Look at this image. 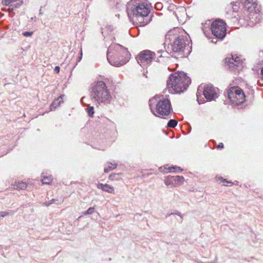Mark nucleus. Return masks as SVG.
I'll return each instance as SVG.
<instances>
[{"mask_svg": "<svg viewBox=\"0 0 263 263\" xmlns=\"http://www.w3.org/2000/svg\"><path fill=\"white\" fill-rule=\"evenodd\" d=\"M126 11L129 19L133 22L144 26L152 20L151 10L145 0H131L127 4Z\"/></svg>", "mask_w": 263, "mask_h": 263, "instance_id": "f257e3e1", "label": "nucleus"}, {"mask_svg": "<svg viewBox=\"0 0 263 263\" xmlns=\"http://www.w3.org/2000/svg\"><path fill=\"white\" fill-rule=\"evenodd\" d=\"M243 8L249 13L250 19L253 18V15H258L257 13L260 11V7L258 6L257 0H241ZM255 16V18H257Z\"/></svg>", "mask_w": 263, "mask_h": 263, "instance_id": "9b49d317", "label": "nucleus"}, {"mask_svg": "<svg viewBox=\"0 0 263 263\" xmlns=\"http://www.w3.org/2000/svg\"><path fill=\"white\" fill-rule=\"evenodd\" d=\"M95 211V208L93 207L89 208L87 211L84 212L83 214L84 215L92 214Z\"/></svg>", "mask_w": 263, "mask_h": 263, "instance_id": "5701e85b", "label": "nucleus"}, {"mask_svg": "<svg viewBox=\"0 0 263 263\" xmlns=\"http://www.w3.org/2000/svg\"><path fill=\"white\" fill-rule=\"evenodd\" d=\"M174 31L168 32L166 36V41L169 40L171 48L174 52L181 53L183 52L186 46L189 45V41L186 36L175 35Z\"/></svg>", "mask_w": 263, "mask_h": 263, "instance_id": "39448f33", "label": "nucleus"}, {"mask_svg": "<svg viewBox=\"0 0 263 263\" xmlns=\"http://www.w3.org/2000/svg\"><path fill=\"white\" fill-rule=\"evenodd\" d=\"M62 100V96H60L57 99L55 100L50 106V110L55 109L60 105Z\"/></svg>", "mask_w": 263, "mask_h": 263, "instance_id": "2eb2a0df", "label": "nucleus"}, {"mask_svg": "<svg viewBox=\"0 0 263 263\" xmlns=\"http://www.w3.org/2000/svg\"><path fill=\"white\" fill-rule=\"evenodd\" d=\"M223 147V144L222 143H220L217 145V148H222Z\"/></svg>", "mask_w": 263, "mask_h": 263, "instance_id": "2f4dec72", "label": "nucleus"}, {"mask_svg": "<svg viewBox=\"0 0 263 263\" xmlns=\"http://www.w3.org/2000/svg\"><path fill=\"white\" fill-rule=\"evenodd\" d=\"M156 112L161 116H168L172 110L170 101L166 98L160 99L156 105Z\"/></svg>", "mask_w": 263, "mask_h": 263, "instance_id": "9d476101", "label": "nucleus"}, {"mask_svg": "<svg viewBox=\"0 0 263 263\" xmlns=\"http://www.w3.org/2000/svg\"><path fill=\"white\" fill-rule=\"evenodd\" d=\"M202 92L204 98L209 101L215 100L218 97L216 91V88H214L212 85L208 84L203 87L200 85L198 87L196 93L197 100L199 104L204 103V99L201 97Z\"/></svg>", "mask_w": 263, "mask_h": 263, "instance_id": "423d86ee", "label": "nucleus"}, {"mask_svg": "<svg viewBox=\"0 0 263 263\" xmlns=\"http://www.w3.org/2000/svg\"><path fill=\"white\" fill-rule=\"evenodd\" d=\"M60 68L59 66H55V68H54V71L56 73H59L60 72Z\"/></svg>", "mask_w": 263, "mask_h": 263, "instance_id": "7c9ffc66", "label": "nucleus"}, {"mask_svg": "<svg viewBox=\"0 0 263 263\" xmlns=\"http://www.w3.org/2000/svg\"><path fill=\"white\" fill-rule=\"evenodd\" d=\"M55 200H57L55 199H52L50 200L49 201H48V202H46L45 204L47 206H49V205L53 204Z\"/></svg>", "mask_w": 263, "mask_h": 263, "instance_id": "cd10ccee", "label": "nucleus"}, {"mask_svg": "<svg viewBox=\"0 0 263 263\" xmlns=\"http://www.w3.org/2000/svg\"><path fill=\"white\" fill-rule=\"evenodd\" d=\"M51 181L52 178L51 176H46L44 175V173L43 174V178L42 179L43 184H49Z\"/></svg>", "mask_w": 263, "mask_h": 263, "instance_id": "f3484780", "label": "nucleus"}, {"mask_svg": "<svg viewBox=\"0 0 263 263\" xmlns=\"http://www.w3.org/2000/svg\"><path fill=\"white\" fill-rule=\"evenodd\" d=\"M97 187L101 189L103 191L105 192L113 194L114 193V188L113 186L108 184H103L101 183H98L97 184Z\"/></svg>", "mask_w": 263, "mask_h": 263, "instance_id": "ddd939ff", "label": "nucleus"}, {"mask_svg": "<svg viewBox=\"0 0 263 263\" xmlns=\"http://www.w3.org/2000/svg\"><path fill=\"white\" fill-rule=\"evenodd\" d=\"M175 214H176V215H178V216H180L181 218H182L181 214H180V212H175Z\"/></svg>", "mask_w": 263, "mask_h": 263, "instance_id": "473e14b6", "label": "nucleus"}, {"mask_svg": "<svg viewBox=\"0 0 263 263\" xmlns=\"http://www.w3.org/2000/svg\"><path fill=\"white\" fill-rule=\"evenodd\" d=\"M156 100V99L155 98H154L153 99L149 100V106H150L151 110L152 112H153V114L154 115H155L156 116H157L156 115V114L155 113V112L154 111V109H153V107H152V102H154Z\"/></svg>", "mask_w": 263, "mask_h": 263, "instance_id": "b1692460", "label": "nucleus"}, {"mask_svg": "<svg viewBox=\"0 0 263 263\" xmlns=\"http://www.w3.org/2000/svg\"><path fill=\"white\" fill-rule=\"evenodd\" d=\"M91 98L96 104H109L111 100L109 90L103 81L96 82L91 87Z\"/></svg>", "mask_w": 263, "mask_h": 263, "instance_id": "20e7f679", "label": "nucleus"}, {"mask_svg": "<svg viewBox=\"0 0 263 263\" xmlns=\"http://www.w3.org/2000/svg\"><path fill=\"white\" fill-rule=\"evenodd\" d=\"M211 24H211V21L210 20H208L207 21H206L204 24H203V23L202 24V30L204 33H205V29L206 28L210 29V28L211 27Z\"/></svg>", "mask_w": 263, "mask_h": 263, "instance_id": "6ab92c4d", "label": "nucleus"}, {"mask_svg": "<svg viewBox=\"0 0 263 263\" xmlns=\"http://www.w3.org/2000/svg\"><path fill=\"white\" fill-rule=\"evenodd\" d=\"M225 63L234 71H238L243 67V63L238 57L232 56L231 58H227L225 59Z\"/></svg>", "mask_w": 263, "mask_h": 263, "instance_id": "f8f14e48", "label": "nucleus"}, {"mask_svg": "<svg viewBox=\"0 0 263 263\" xmlns=\"http://www.w3.org/2000/svg\"><path fill=\"white\" fill-rule=\"evenodd\" d=\"M107 60L112 65L121 66L126 64L129 60L130 54L126 48L122 45L114 43L108 47Z\"/></svg>", "mask_w": 263, "mask_h": 263, "instance_id": "f03ea898", "label": "nucleus"}, {"mask_svg": "<svg viewBox=\"0 0 263 263\" xmlns=\"http://www.w3.org/2000/svg\"><path fill=\"white\" fill-rule=\"evenodd\" d=\"M212 34L217 38L223 39L226 35V23L222 20H217L211 24Z\"/></svg>", "mask_w": 263, "mask_h": 263, "instance_id": "1a4fd4ad", "label": "nucleus"}, {"mask_svg": "<svg viewBox=\"0 0 263 263\" xmlns=\"http://www.w3.org/2000/svg\"><path fill=\"white\" fill-rule=\"evenodd\" d=\"M22 4V2L21 3H16V4H15L13 5V7H14L15 8H18L21 6Z\"/></svg>", "mask_w": 263, "mask_h": 263, "instance_id": "c756f323", "label": "nucleus"}, {"mask_svg": "<svg viewBox=\"0 0 263 263\" xmlns=\"http://www.w3.org/2000/svg\"><path fill=\"white\" fill-rule=\"evenodd\" d=\"M191 82V79L184 72H178L171 74L167 81V89L171 93H178L183 92Z\"/></svg>", "mask_w": 263, "mask_h": 263, "instance_id": "7ed1b4c3", "label": "nucleus"}, {"mask_svg": "<svg viewBox=\"0 0 263 263\" xmlns=\"http://www.w3.org/2000/svg\"><path fill=\"white\" fill-rule=\"evenodd\" d=\"M222 182H227V183H229L232 184V182H228V181H226V179H222Z\"/></svg>", "mask_w": 263, "mask_h": 263, "instance_id": "f704fd0d", "label": "nucleus"}, {"mask_svg": "<svg viewBox=\"0 0 263 263\" xmlns=\"http://www.w3.org/2000/svg\"><path fill=\"white\" fill-rule=\"evenodd\" d=\"M87 113L89 116L92 117L94 114V109L92 106H88V108H87Z\"/></svg>", "mask_w": 263, "mask_h": 263, "instance_id": "4be33fe9", "label": "nucleus"}, {"mask_svg": "<svg viewBox=\"0 0 263 263\" xmlns=\"http://www.w3.org/2000/svg\"><path fill=\"white\" fill-rule=\"evenodd\" d=\"M40 14H42V7H41L40 8V13H39Z\"/></svg>", "mask_w": 263, "mask_h": 263, "instance_id": "c9c22d12", "label": "nucleus"}, {"mask_svg": "<svg viewBox=\"0 0 263 263\" xmlns=\"http://www.w3.org/2000/svg\"><path fill=\"white\" fill-rule=\"evenodd\" d=\"M227 95L230 101L234 105H239L245 101V95L238 86L230 88L227 91Z\"/></svg>", "mask_w": 263, "mask_h": 263, "instance_id": "6e6552de", "label": "nucleus"}, {"mask_svg": "<svg viewBox=\"0 0 263 263\" xmlns=\"http://www.w3.org/2000/svg\"><path fill=\"white\" fill-rule=\"evenodd\" d=\"M9 215V213L7 212H0V218H4V217Z\"/></svg>", "mask_w": 263, "mask_h": 263, "instance_id": "bb28decb", "label": "nucleus"}, {"mask_svg": "<svg viewBox=\"0 0 263 263\" xmlns=\"http://www.w3.org/2000/svg\"><path fill=\"white\" fill-rule=\"evenodd\" d=\"M175 183L176 184L181 183L184 181V178L182 176H176L172 177Z\"/></svg>", "mask_w": 263, "mask_h": 263, "instance_id": "dca6fc26", "label": "nucleus"}, {"mask_svg": "<svg viewBox=\"0 0 263 263\" xmlns=\"http://www.w3.org/2000/svg\"><path fill=\"white\" fill-rule=\"evenodd\" d=\"M27 186V183L24 181L16 182L13 185V188L15 190H25Z\"/></svg>", "mask_w": 263, "mask_h": 263, "instance_id": "4468645a", "label": "nucleus"}, {"mask_svg": "<svg viewBox=\"0 0 263 263\" xmlns=\"http://www.w3.org/2000/svg\"><path fill=\"white\" fill-rule=\"evenodd\" d=\"M161 6V3H157L156 5V7H160Z\"/></svg>", "mask_w": 263, "mask_h": 263, "instance_id": "72a5a7b5", "label": "nucleus"}, {"mask_svg": "<svg viewBox=\"0 0 263 263\" xmlns=\"http://www.w3.org/2000/svg\"><path fill=\"white\" fill-rule=\"evenodd\" d=\"M12 10H13V8H11V9H9V11H12Z\"/></svg>", "mask_w": 263, "mask_h": 263, "instance_id": "e433bc0d", "label": "nucleus"}, {"mask_svg": "<svg viewBox=\"0 0 263 263\" xmlns=\"http://www.w3.org/2000/svg\"><path fill=\"white\" fill-rule=\"evenodd\" d=\"M177 124V121L174 119L170 120L167 123V127L174 128Z\"/></svg>", "mask_w": 263, "mask_h": 263, "instance_id": "aec40b11", "label": "nucleus"}, {"mask_svg": "<svg viewBox=\"0 0 263 263\" xmlns=\"http://www.w3.org/2000/svg\"><path fill=\"white\" fill-rule=\"evenodd\" d=\"M82 49H81V53H80V57H79V58L77 59V63H76V65H77L78 64V62H80V61L82 59Z\"/></svg>", "mask_w": 263, "mask_h": 263, "instance_id": "c85d7f7f", "label": "nucleus"}, {"mask_svg": "<svg viewBox=\"0 0 263 263\" xmlns=\"http://www.w3.org/2000/svg\"><path fill=\"white\" fill-rule=\"evenodd\" d=\"M23 35L25 36H31L33 34L32 31H25L23 33Z\"/></svg>", "mask_w": 263, "mask_h": 263, "instance_id": "393cba45", "label": "nucleus"}, {"mask_svg": "<svg viewBox=\"0 0 263 263\" xmlns=\"http://www.w3.org/2000/svg\"><path fill=\"white\" fill-rule=\"evenodd\" d=\"M167 169L168 170V171L165 172V173L173 172H175L177 171V170H179L180 172H181L182 171V170L179 167H169Z\"/></svg>", "mask_w": 263, "mask_h": 263, "instance_id": "412c9836", "label": "nucleus"}, {"mask_svg": "<svg viewBox=\"0 0 263 263\" xmlns=\"http://www.w3.org/2000/svg\"><path fill=\"white\" fill-rule=\"evenodd\" d=\"M117 175V174H111L109 176V179L111 180H116V179H117V178H116Z\"/></svg>", "mask_w": 263, "mask_h": 263, "instance_id": "a878e982", "label": "nucleus"}, {"mask_svg": "<svg viewBox=\"0 0 263 263\" xmlns=\"http://www.w3.org/2000/svg\"><path fill=\"white\" fill-rule=\"evenodd\" d=\"M108 163L111 164V166H109L108 167L104 168V172L106 173H107L111 170L116 168L117 166V163H111L109 162H108Z\"/></svg>", "mask_w": 263, "mask_h": 263, "instance_id": "a211bd4d", "label": "nucleus"}, {"mask_svg": "<svg viewBox=\"0 0 263 263\" xmlns=\"http://www.w3.org/2000/svg\"><path fill=\"white\" fill-rule=\"evenodd\" d=\"M162 52H164L162 50L158 51L157 53L148 50H144L138 54L136 59L138 63L141 66H144L146 64L150 63L152 60H155L157 62H160V59L163 58L161 54Z\"/></svg>", "mask_w": 263, "mask_h": 263, "instance_id": "0eeeda50", "label": "nucleus"}]
</instances>
